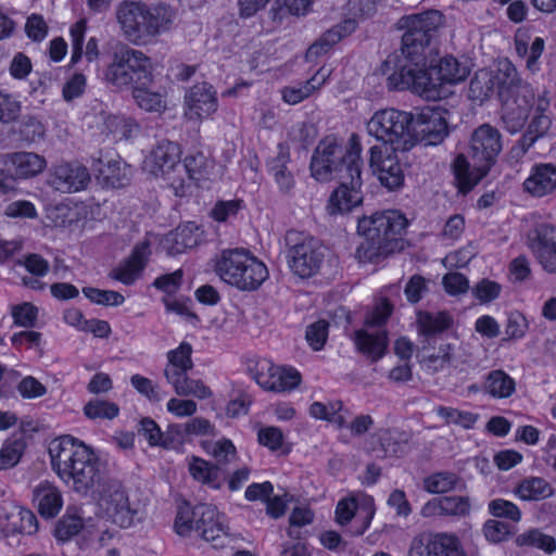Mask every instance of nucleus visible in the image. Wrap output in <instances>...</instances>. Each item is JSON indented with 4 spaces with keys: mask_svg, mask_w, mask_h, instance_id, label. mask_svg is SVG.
<instances>
[{
    "mask_svg": "<svg viewBox=\"0 0 556 556\" xmlns=\"http://www.w3.org/2000/svg\"><path fill=\"white\" fill-rule=\"evenodd\" d=\"M380 72L390 90H409L427 101H440L452 97L455 86L467 79L471 63L445 56L428 66L425 55L388 56Z\"/></svg>",
    "mask_w": 556,
    "mask_h": 556,
    "instance_id": "nucleus-1",
    "label": "nucleus"
},
{
    "mask_svg": "<svg viewBox=\"0 0 556 556\" xmlns=\"http://www.w3.org/2000/svg\"><path fill=\"white\" fill-rule=\"evenodd\" d=\"M98 525L91 521H84L77 514L67 513L58 522L55 536L61 541H67L80 531L88 534L94 532L98 536L100 546L112 540L116 532L104 529V523L110 522L121 529H129L143 520V511L137 502L129 500L125 488L118 482L105 484L99 493L98 502Z\"/></svg>",
    "mask_w": 556,
    "mask_h": 556,
    "instance_id": "nucleus-2",
    "label": "nucleus"
},
{
    "mask_svg": "<svg viewBox=\"0 0 556 556\" xmlns=\"http://www.w3.org/2000/svg\"><path fill=\"white\" fill-rule=\"evenodd\" d=\"M179 144L170 141L159 143L146 155L142 167L149 174L161 177L177 197L187 195L193 186L211 177L212 161L202 153L188 155L181 162Z\"/></svg>",
    "mask_w": 556,
    "mask_h": 556,
    "instance_id": "nucleus-3",
    "label": "nucleus"
},
{
    "mask_svg": "<svg viewBox=\"0 0 556 556\" xmlns=\"http://www.w3.org/2000/svg\"><path fill=\"white\" fill-rule=\"evenodd\" d=\"M49 455L58 477L76 492L86 493L100 482L99 457L84 441L61 435L51 441Z\"/></svg>",
    "mask_w": 556,
    "mask_h": 556,
    "instance_id": "nucleus-4",
    "label": "nucleus"
},
{
    "mask_svg": "<svg viewBox=\"0 0 556 556\" xmlns=\"http://www.w3.org/2000/svg\"><path fill=\"white\" fill-rule=\"evenodd\" d=\"M115 15L125 39L144 46L173 29L178 8L167 1L149 4L141 0H124L117 5Z\"/></svg>",
    "mask_w": 556,
    "mask_h": 556,
    "instance_id": "nucleus-5",
    "label": "nucleus"
},
{
    "mask_svg": "<svg viewBox=\"0 0 556 556\" xmlns=\"http://www.w3.org/2000/svg\"><path fill=\"white\" fill-rule=\"evenodd\" d=\"M408 225L403 213L396 210L377 212L358 219L357 231L366 239L356 250L359 262H376L380 255L403 248L402 235Z\"/></svg>",
    "mask_w": 556,
    "mask_h": 556,
    "instance_id": "nucleus-6",
    "label": "nucleus"
},
{
    "mask_svg": "<svg viewBox=\"0 0 556 556\" xmlns=\"http://www.w3.org/2000/svg\"><path fill=\"white\" fill-rule=\"evenodd\" d=\"M471 159L459 154L455 157L452 168L458 190L467 193L488 174L502 151V139L498 130L489 125L479 126L471 136Z\"/></svg>",
    "mask_w": 556,
    "mask_h": 556,
    "instance_id": "nucleus-7",
    "label": "nucleus"
},
{
    "mask_svg": "<svg viewBox=\"0 0 556 556\" xmlns=\"http://www.w3.org/2000/svg\"><path fill=\"white\" fill-rule=\"evenodd\" d=\"M215 273L222 281L240 291H254L268 278L266 264L242 248L223 250L215 262Z\"/></svg>",
    "mask_w": 556,
    "mask_h": 556,
    "instance_id": "nucleus-8",
    "label": "nucleus"
},
{
    "mask_svg": "<svg viewBox=\"0 0 556 556\" xmlns=\"http://www.w3.org/2000/svg\"><path fill=\"white\" fill-rule=\"evenodd\" d=\"M413 112L395 108L379 109L366 123L367 134L393 150L409 151L415 138L410 132Z\"/></svg>",
    "mask_w": 556,
    "mask_h": 556,
    "instance_id": "nucleus-9",
    "label": "nucleus"
},
{
    "mask_svg": "<svg viewBox=\"0 0 556 556\" xmlns=\"http://www.w3.org/2000/svg\"><path fill=\"white\" fill-rule=\"evenodd\" d=\"M356 147L359 170H362V147L355 137L351 139L348 148H344L342 141L336 136L323 138L312 156V176L320 182H327L336 178L344 179L348 176L349 155Z\"/></svg>",
    "mask_w": 556,
    "mask_h": 556,
    "instance_id": "nucleus-10",
    "label": "nucleus"
},
{
    "mask_svg": "<svg viewBox=\"0 0 556 556\" xmlns=\"http://www.w3.org/2000/svg\"><path fill=\"white\" fill-rule=\"evenodd\" d=\"M444 23L443 14L438 10H430L424 13L404 16L399 21V28L404 29L402 37V49L389 56L425 55V47L429 43L432 35Z\"/></svg>",
    "mask_w": 556,
    "mask_h": 556,
    "instance_id": "nucleus-11",
    "label": "nucleus"
},
{
    "mask_svg": "<svg viewBox=\"0 0 556 556\" xmlns=\"http://www.w3.org/2000/svg\"><path fill=\"white\" fill-rule=\"evenodd\" d=\"M105 79L116 87L132 88L141 83L153 81V64L141 51L123 48L114 53L112 64L105 72Z\"/></svg>",
    "mask_w": 556,
    "mask_h": 556,
    "instance_id": "nucleus-12",
    "label": "nucleus"
},
{
    "mask_svg": "<svg viewBox=\"0 0 556 556\" xmlns=\"http://www.w3.org/2000/svg\"><path fill=\"white\" fill-rule=\"evenodd\" d=\"M387 299H380L365 318V328L355 331L354 342L357 349L372 359H379L388 346V333L380 329L392 313Z\"/></svg>",
    "mask_w": 556,
    "mask_h": 556,
    "instance_id": "nucleus-13",
    "label": "nucleus"
},
{
    "mask_svg": "<svg viewBox=\"0 0 556 556\" xmlns=\"http://www.w3.org/2000/svg\"><path fill=\"white\" fill-rule=\"evenodd\" d=\"M244 366L256 383L266 391H292L302 381L300 371L294 367L277 365L267 358L245 357Z\"/></svg>",
    "mask_w": 556,
    "mask_h": 556,
    "instance_id": "nucleus-14",
    "label": "nucleus"
},
{
    "mask_svg": "<svg viewBox=\"0 0 556 556\" xmlns=\"http://www.w3.org/2000/svg\"><path fill=\"white\" fill-rule=\"evenodd\" d=\"M288 264L294 275L309 278L316 275L324 261V250L313 237L296 230L286 235Z\"/></svg>",
    "mask_w": 556,
    "mask_h": 556,
    "instance_id": "nucleus-15",
    "label": "nucleus"
},
{
    "mask_svg": "<svg viewBox=\"0 0 556 556\" xmlns=\"http://www.w3.org/2000/svg\"><path fill=\"white\" fill-rule=\"evenodd\" d=\"M375 12L376 3L372 0H349L343 23L326 31L313 43L306 52V59L313 61L327 53L333 45L353 33L361 20L371 16Z\"/></svg>",
    "mask_w": 556,
    "mask_h": 556,
    "instance_id": "nucleus-16",
    "label": "nucleus"
},
{
    "mask_svg": "<svg viewBox=\"0 0 556 556\" xmlns=\"http://www.w3.org/2000/svg\"><path fill=\"white\" fill-rule=\"evenodd\" d=\"M348 176L330 193L326 210L331 216L344 215L363 203L362 179L357 147L348 159Z\"/></svg>",
    "mask_w": 556,
    "mask_h": 556,
    "instance_id": "nucleus-17",
    "label": "nucleus"
},
{
    "mask_svg": "<svg viewBox=\"0 0 556 556\" xmlns=\"http://www.w3.org/2000/svg\"><path fill=\"white\" fill-rule=\"evenodd\" d=\"M410 132L414 135L412 149L418 143L435 146L448 134V111L441 108H425L413 112Z\"/></svg>",
    "mask_w": 556,
    "mask_h": 556,
    "instance_id": "nucleus-18",
    "label": "nucleus"
},
{
    "mask_svg": "<svg viewBox=\"0 0 556 556\" xmlns=\"http://www.w3.org/2000/svg\"><path fill=\"white\" fill-rule=\"evenodd\" d=\"M182 108L188 122L200 124L217 112V91L208 83L194 84L186 90Z\"/></svg>",
    "mask_w": 556,
    "mask_h": 556,
    "instance_id": "nucleus-19",
    "label": "nucleus"
},
{
    "mask_svg": "<svg viewBox=\"0 0 556 556\" xmlns=\"http://www.w3.org/2000/svg\"><path fill=\"white\" fill-rule=\"evenodd\" d=\"M387 146H374L369 150V166L382 186L389 190L402 187L404 172L397 152Z\"/></svg>",
    "mask_w": 556,
    "mask_h": 556,
    "instance_id": "nucleus-20",
    "label": "nucleus"
},
{
    "mask_svg": "<svg viewBox=\"0 0 556 556\" xmlns=\"http://www.w3.org/2000/svg\"><path fill=\"white\" fill-rule=\"evenodd\" d=\"M198 526L200 536L214 547H224L231 541L228 518L215 506L201 504L197 506Z\"/></svg>",
    "mask_w": 556,
    "mask_h": 556,
    "instance_id": "nucleus-21",
    "label": "nucleus"
},
{
    "mask_svg": "<svg viewBox=\"0 0 556 556\" xmlns=\"http://www.w3.org/2000/svg\"><path fill=\"white\" fill-rule=\"evenodd\" d=\"M90 182L88 168L77 161L60 162L50 168L48 185L62 193L79 192Z\"/></svg>",
    "mask_w": 556,
    "mask_h": 556,
    "instance_id": "nucleus-22",
    "label": "nucleus"
},
{
    "mask_svg": "<svg viewBox=\"0 0 556 556\" xmlns=\"http://www.w3.org/2000/svg\"><path fill=\"white\" fill-rule=\"evenodd\" d=\"M37 530L38 521L30 509L12 501H4L0 505V534L2 536L33 535Z\"/></svg>",
    "mask_w": 556,
    "mask_h": 556,
    "instance_id": "nucleus-23",
    "label": "nucleus"
},
{
    "mask_svg": "<svg viewBox=\"0 0 556 556\" xmlns=\"http://www.w3.org/2000/svg\"><path fill=\"white\" fill-rule=\"evenodd\" d=\"M374 515V498L364 493H356L342 498L336 507V519L341 526L349 523L353 517L361 520V528L355 531L358 535L368 529Z\"/></svg>",
    "mask_w": 556,
    "mask_h": 556,
    "instance_id": "nucleus-24",
    "label": "nucleus"
},
{
    "mask_svg": "<svg viewBox=\"0 0 556 556\" xmlns=\"http://www.w3.org/2000/svg\"><path fill=\"white\" fill-rule=\"evenodd\" d=\"M528 245L541 267L556 274V226L543 224L528 237Z\"/></svg>",
    "mask_w": 556,
    "mask_h": 556,
    "instance_id": "nucleus-25",
    "label": "nucleus"
},
{
    "mask_svg": "<svg viewBox=\"0 0 556 556\" xmlns=\"http://www.w3.org/2000/svg\"><path fill=\"white\" fill-rule=\"evenodd\" d=\"M534 96L530 88H521L517 96L504 97L502 100V121L510 134L518 132L530 116Z\"/></svg>",
    "mask_w": 556,
    "mask_h": 556,
    "instance_id": "nucleus-26",
    "label": "nucleus"
},
{
    "mask_svg": "<svg viewBox=\"0 0 556 556\" xmlns=\"http://www.w3.org/2000/svg\"><path fill=\"white\" fill-rule=\"evenodd\" d=\"M408 556H465L455 536L422 534L412 541Z\"/></svg>",
    "mask_w": 556,
    "mask_h": 556,
    "instance_id": "nucleus-27",
    "label": "nucleus"
},
{
    "mask_svg": "<svg viewBox=\"0 0 556 556\" xmlns=\"http://www.w3.org/2000/svg\"><path fill=\"white\" fill-rule=\"evenodd\" d=\"M93 169L98 173V179L112 188H122L128 185L134 173L128 164L114 154L99 157L93 164Z\"/></svg>",
    "mask_w": 556,
    "mask_h": 556,
    "instance_id": "nucleus-28",
    "label": "nucleus"
},
{
    "mask_svg": "<svg viewBox=\"0 0 556 556\" xmlns=\"http://www.w3.org/2000/svg\"><path fill=\"white\" fill-rule=\"evenodd\" d=\"M331 73L332 67L324 65L306 81L283 87L280 90L282 101L289 105L301 103L319 91L330 78Z\"/></svg>",
    "mask_w": 556,
    "mask_h": 556,
    "instance_id": "nucleus-29",
    "label": "nucleus"
},
{
    "mask_svg": "<svg viewBox=\"0 0 556 556\" xmlns=\"http://www.w3.org/2000/svg\"><path fill=\"white\" fill-rule=\"evenodd\" d=\"M514 43L516 53L525 60L527 70L536 73L545 49L544 39L533 36L528 27H519L515 33Z\"/></svg>",
    "mask_w": 556,
    "mask_h": 556,
    "instance_id": "nucleus-30",
    "label": "nucleus"
},
{
    "mask_svg": "<svg viewBox=\"0 0 556 556\" xmlns=\"http://www.w3.org/2000/svg\"><path fill=\"white\" fill-rule=\"evenodd\" d=\"M525 193L533 198H543L556 190V165L541 163L534 165L522 182Z\"/></svg>",
    "mask_w": 556,
    "mask_h": 556,
    "instance_id": "nucleus-31",
    "label": "nucleus"
},
{
    "mask_svg": "<svg viewBox=\"0 0 556 556\" xmlns=\"http://www.w3.org/2000/svg\"><path fill=\"white\" fill-rule=\"evenodd\" d=\"M489 70L494 73L495 90H497L501 100L504 97L517 96L521 88H530L521 83L517 68L508 59L497 60Z\"/></svg>",
    "mask_w": 556,
    "mask_h": 556,
    "instance_id": "nucleus-32",
    "label": "nucleus"
},
{
    "mask_svg": "<svg viewBox=\"0 0 556 556\" xmlns=\"http://www.w3.org/2000/svg\"><path fill=\"white\" fill-rule=\"evenodd\" d=\"M202 231L194 223H186L177 227L174 231L166 235L162 240V247L169 254L182 253L188 249L194 248L201 240Z\"/></svg>",
    "mask_w": 556,
    "mask_h": 556,
    "instance_id": "nucleus-33",
    "label": "nucleus"
},
{
    "mask_svg": "<svg viewBox=\"0 0 556 556\" xmlns=\"http://www.w3.org/2000/svg\"><path fill=\"white\" fill-rule=\"evenodd\" d=\"M149 242L137 244L131 255L113 270L112 277L124 285H131L141 274L150 255Z\"/></svg>",
    "mask_w": 556,
    "mask_h": 556,
    "instance_id": "nucleus-34",
    "label": "nucleus"
},
{
    "mask_svg": "<svg viewBox=\"0 0 556 556\" xmlns=\"http://www.w3.org/2000/svg\"><path fill=\"white\" fill-rule=\"evenodd\" d=\"M33 502L43 518H53L63 506L61 492L49 481H41L34 488Z\"/></svg>",
    "mask_w": 556,
    "mask_h": 556,
    "instance_id": "nucleus-35",
    "label": "nucleus"
},
{
    "mask_svg": "<svg viewBox=\"0 0 556 556\" xmlns=\"http://www.w3.org/2000/svg\"><path fill=\"white\" fill-rule=\"evenodd\" d=\"M513 495L521 502H540L552 497L554 488L543 477L529 476L515 485Z\"/></svg>",
    "mask_w": 556,
    "mask_h": 556,
    "instance_id": "nucleus-36",
    "label": "nucleus"
},
{
    "mask_svg": "<svg viewBox=\"0 0 556 556\" xmlns=\"http://www.w3.org/2000/svg\"><path fill=\"white\" fill-rule=\"evenodd\" d=\"M16 179H29L36 177L47 167L43 156L34 152H15L7 156Z\"/></svg>",
    "mask_w": 556,
    "mask_h": 556,
    "instance_id": "nucleus-37",
    "label": "nucleus"
},
{
    "mask_svg": "<svg viewBox=\"0 0 556 556\" xmlns=\"http://www.w3.org/2000/svg\"><path fill=\"white\" fill-rule=\"evenodd\" d=\"M151 83H141L132 88V98L136 104L143 111L162 114L167 109L166 92L155 90Z\"/></svg>",
    "mask_w": 556,
    "mask_h": 556,
    "instance_id": "nucleus-38",
    "label": "nucleus"
},
{
    "mask_svg": "<svg viewBox=\"0 0 556 556\" xmlns=\"http://www.w3.org/2000/svg\"><path fill=\"white\" fill-rule=\"evenodd\" d=\"M547 108L548 101L544 97L534 98L530 109L531 122L527 134L522 138L523 142H528L527 149L548 130L551 118L545 114Z\"/></svg>",
    "mask_w": 556,
    "mask_h": 556,
    "instance_id": "nucleus-39",
    "label": "nucleus"
},
{
    "mask_svg": "<svg viewBox=\"0 0 556 556\" xmlns=\"http://www.w3.org/2000/svg\"><path fill=\"white\" fill-rule=\"evenodd\" d=\"M188 469L195 481L206 484L215 490L222 488L223 479L220 477V469L217 465H214L203 458L192 456L188 458Z\"/></svg>",
    "mask_w": 556,
    "mask_h": 556,
    "instance_id": "nucleus-40",
    "label": "nucleus"
},
{
    "mask_svg": "<svg viewBox=\"0 0 556 556\" xmlns=\"http://www.w3.org/2000/svg\"><path fill=\"white\" fill-rule=\"evenodd\" d=\"M416 323L419 334L432 337L450 329L453 318L446 312H418Z\"/></svg>",
    "mask_w": 556,
    "mask_h": 556,
    "instance_id": "nucleus-41",
    "label": "nucleus"
},
{
    "mask_svg": "<svg viewBox=\"0 0 556 556\" xmlns=\"http://www.w3.org/2000/svg\"><path fill=\"white\" fill-rule=\"evenodd\" d=\"M309 415L315 419L329 421L337 427H343L348 421V412L343 409L340 402H314L309 406Z\"/></svg>",
    "mask_w": 556,
    "mask_h": 556,
    "instance_id": "nucleus-42",
    "label": "nucleus"
},
{
    "mask_svg": "<svg viewBox=\"0 0 556 556\" xmlns=\"http://www.w3.org/2000/svg\"><path fill=\"white\" fill-rule=\"evenodd\" d=\"M495 90L494 73L489 68L479 70L469 86V98L483 102Z\"/></svg>",
    "mask_w": 556,
    "mask_h": 556,
    "instance_id": "nucleus-43",
    "label": "nucleus"
},
{
    "mask_svg": "<svg viewBox=\"0 0 556 556\" xmlns=\"http://www.w3.org/2000/svg\"><path fill=\"white\" fill-rule=\"evenodd\" d=\"M104 130L115 139H129L139 130V125L130 117L106 115L103 117Z\"/></svg>",
    "mask_w": 556,
    "mask_h": 556,
    "instance_id": "nucleus-44",
    "label": "nucleus"
},
{
    "mask_svg": "<svg viewBox=\"0 0 556 556\" xmlns=\"http://www.w3.org/2000/svg\"><path fill=\"white\" fill-rule=\"evenodd\" d=\"M202 448L208 456L215 458L220 464L232 463L238 457L235 444L226 438L215 441H203Z\"/></svg>",
    "mask_w": 556,
    "mask_h": 556,
    "instance_id": "nucleus-45",
    "label": "nucleus"
},
{
    "mask_svg": "<svg viewBox=\"0 0 556 556\" xmlns=\"http://www.w3.org/2000/svg\"><path fill=\"white\" fill-rule=\"evenodd\" d=\"M518 546L535 547L546 554H553L556 551V540L539 529H530L516 538Z\"/></svg>",
    "mask_w": 556,
    "mask_h": 556,
    "instance_id": "nucleus-46",
    "label": "nucleus"
},
{
    "mask_svg": "<svg viewBox=\"0 0 556 556\" xmlns=\"http://www.w3.org/2000/svg\"><path fill=\"white\" fill-rule=\"evenodd\" d=\"M289 154L280 149L278 155L269 162V173L280 190L288 191L293 187L292 174L288 170Z\"/></svg>",
    "mask_w": 556,
    "mask_h": 556,
    "instance_id": "nucleus-47",
    "label": "nucleus"
},
{
    "mask_svg": "<svg viewBox=\"0 0 556 556\" xmlns=\"http://www.w3.org/2000/svg\"><path fill=\"white\" fill-rule=\"evenodd\" d=\"M485 389L493 397L505 399L515 391V381L504 371L494 370L489 374Z\"/></svg>",
    "mask_w": 556,
    "mask_h": 556,
    "instance_id": "nucleus-48",
    "label": "nucleus"
},
{
    "mask_svg": "<svg viewBox=\"0 0 556 556\" xmlns=\"http://www.w3.org/2000/svg\"><path fill=\"white\" fill-rule=\"evenodd\" d=\"M192 348L189 343L182 342L177 349L168 352V364L164 370L167 378V371L177 374L187 372L192 367L191 361Z\"/></svg>",
    "mask_w": 556,
    "mask_h": 556,
    "instance_id": "nucleus-49",
    "label": "nucleus"
},
{
    "mask_svg": "<svg viewBox=\"0 0 556 556\" xmlns=\"http://www.w3.org/2000/svg\"><path fill=\"white\" fill-rule=\"evenodd\" d=\"M84 415L88 419H114L119 414L118 406L110 401L92 399L84 406Z\"/></svg>",
    "mask_w": 556,
    "mask_h": 556,
    "instance_id": "nucleus-50",
    "label": "nucleus"
},
{
    "mask_svg": "<svg viewBox=\"0 0 556 556\" xmlns=\"http://www.w3.org/2000/svg\"><path fill=\"white\" fill-rule=\"evenodd\" d=\"M435 412L446 424L457 425L464 429L473 428L478 420L477 414L453 407L440 406L435 408Z\"/></svg>",
    "mask_w": 556,
    "mask_h": 556,
    "instance_id": "nucleus-51",
    "label": "nucleus"
},
{
    "mask_svg": "<svg viewBox=\"0 0 556 556\" xmlns=\"http://www.w3.org/2000/svg\"><path fill=\"white\" fill-rule=\"evenodd\" d=\"M198 515L197 506L191 508L189 505H181L176 514L174 530L180 536H189L193 531L197 532Z\"/></svg>",
    "mask_w": 556,
    "mask_h": 556,
    "instance_id": "nucleus-52",
    "label": "nucleus"
},
{
    "mask_svg": "<svg viewBox=\"0 0 556 556\" xmlns=\"http://www.w3.org/2000/svg\"><path fill=\"white\" fill-rule=\"evenodd\" d=\"M488 511L495 518L508 519L516 523L522 518V513L518 505L504 498L492 500L488 504Z\"/></svg>",
    "mask_w": 556,
    "mask_h": 556,
    "instance_id": "nucleus-53",
    "label": "nucleus"
},
{
    "mask_svg": "<svg viewBox=\"0 0 556 556\" xmlns=\"http://www.w3.org/2000/svg\"><path fill=\"white\" fill-rule=\"evenodd\" d=\"M454 351L455 346L453 344H441L437 351L424 358L422 364L430 371L442 370L451 364Z\"/></svg>",
    "mask_w": 556,
    "mask_h": 556,
    "instance_id": "nucleus-54",
    "label": "nucleus"
},
{
    "mask_svg": "<svg viewBox=\"0 0 556 556\" xmlns=\"http://www.w3.org/2000/svg\"><path fill=\"white\" fill-rule=\"evenodd\" d=\"M458 478L452 472H437L425 479L426 491L433 494L445 493L456 488Z\"/></svg>",
    "mask_w": 556,
    "mask_h": 556,
    "instance_id": "nucleus-55",
    "label": "nucleus"
},
{
    "mask_svg": "<svg viewBox=\"0 0 556 556\" xmlns=\"http://www.w3.org/2000/svg\"><path fill=\"white\" fill-rule=\"evenodd\" d=\"M25 446L21 440H7L0 448V470L13 468L18 464Z\"/></svg>",
    "mask_w": 556,
    "mask_h": 556,
    "instance_id": "nucleus-56",
    "label": "nucleus"
},
{
    "mask_svg": "<svg viewBox=\"0 0 556 556\" xmlns=\"http://www.w3.org/2000/svg\"><path fill=\"white\" fill-rule=\"evenodd\" d=\"M3 215L12 219H36L38 211L31 201L20 199L7 203Z\"/></svg>",
    "mask_w": 556,
    "mask_h": 556,
    "instance_id": "nucleus-57",
    "label": "nucleus"
},
{
    "mask_svg": "<svg viewBox=\"0 0 556 556\" xmlns=\"http://www.w3.org/2000/svg\"><path fill=\"white\" fill-rule=\"evenodd\" d=\"M139 432L146 438L150 446L172 447L173 442L165 437L157 424L151 418H143L140 421Z\"/></svg>",
    "mask_w": 556,
    "mask_h": 556,
    "instance_id": "nucleus-58",
    "label": "nucleus"
},
{
    "mask_svg": "<svg viewBox=\"0 0 556 556\" xmlns=\"http://www.w3.org/2000/svg\"><path fill=\"white\" fill-rule=\"evenodd\" d=\"M243 208L244 203L240 199L219 201L214 205L211 216L218 223L231 222Z\"/></svg>",
    "mask_w": 556,
    "mask_h": 556,
    "instance_id": "nucleus-59",
    "label": "nucleus"
},
{
    "mask_svg": "<svg viewBox=\"0 0 556 556\" xmlns=\"http://www.w3.org/2000/svg\"><path fill=\"white\" fill-rule=\"evenodd\" d=\"M11 316L14 325L24 328H31L36 325L38 308L28 302L11 306Z\"/></svg>",
    "mask_w": 556,
    "mask_h": 556,
    "instance_id": "nucleus-60",
    "label": "nucleus"
},
{
    "mask_svg": "<svg viewBox=\"0 0 556 556\" xmlns=\"http://www.w3.org/2000/svg\"><path fill=\"white\" fill-rule=\"evenodd\" d=\"M472 295L479 303L489 304L500 298L502 293V285L484 278L475 285Z\"/></svg>",
    "mask_w": 556,
    "mask_h": 556,
    "instance_id": "nucleus-61",
    "label": "nucleus"
},
{
    "mask_svg": "<svg viewBox=\"0 0 556 556\" xmlns=\"http://www.w3.org/2000/svg\"><path fill=\"white\" fill-rule=\"evenodd\" d=\"M529 329V324L526 316L518 312L511 311L507 314L505 334L508 340L522 339Z\"/></svg>",
    "mask_w": 556,
    "mask_h": 556,
    "instance_id": "nucleus-62",
    "label": "nucleus"
},
{
    "mask_svg": "<svg viewBox=\"0 0 556 556\" xmlns=\"http://www.w3.org/2000/svg\"><path fill=\"white\" fill-rule=\"evenodd\" d=\"M258 443L273 452L281 451L285 445V437L278 427H263L257 432Z\"/></svg>",
    "mask_w": 556,
    "mask_h": 556,
    "instance_id": "nucleus-63",
    "label": "nucleus"
},
{
    "mask_svg": "<svg viewBox=\"0 0 556 556\" xmlns=\"http://www.w3.org/2000/svg\"><path fill=\"white\" fill-rule=\"evenodd\" d=\"M130 383L137 392L151 402H160L164 399L162 390L149 378L141 375H134L130 378Z\"/></svg>",
    "mask_w": 556,
    "mask_h": 556,
    "instance_id": "nucleus-64",
    "label": "nucleus"
}]
</instances>
